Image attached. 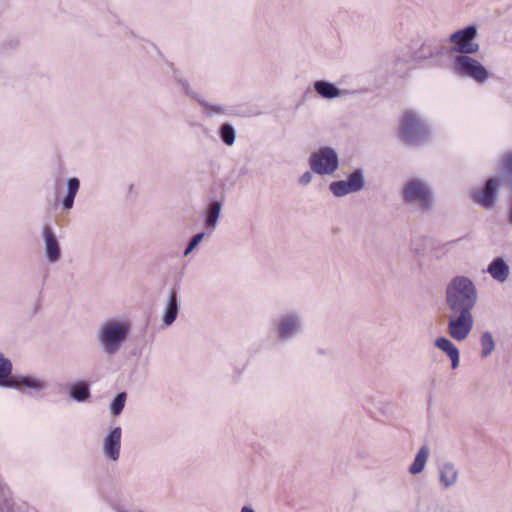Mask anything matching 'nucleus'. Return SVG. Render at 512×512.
Listing matches in <instances>:
<instances>
[{
	"instance_id": "obj_33",
	"label": "nucleus",
	"mask_w": 512,
	"mask_h": 512,
	"mask_svg": "<svg viewBox=\"0 0 512 512\" xmlns=\"http://www.w3.org/2000/svg\"><path fill=\"white\" fill-rule=\"evenodd\" d=\"M179 82L182 84L183 88L185 89L187 94H191L189 84L186 81L179 80Z\"/></svg>"
},
{
	"instance_id": "obj_3",
	"label": "nucleus",
	"mask_w": 512,
	"mask_h": 512,
	"mask_svg": "<svg viewBox=\"0 0 512 512\" xmlns=\"http://www.w3.org/2000/svg\"><path fill=\"white\" fill-rule=\"evenodd\" d=\"M272 332L281 342H288L304 330L303 315L298 310H289L273 319Z\"/></svg>"
},
{
	"instance_id": "obj_5",
	"label": "nucleus",
	"mask_w": 512,
	"mask_h": 512,
	"mask_svg": "<svg viewBox=\"0 0 512 512\" xmlns=\"http://www.w3.org/2000/svg\"><path fill=\"white\" fill-rule=\"evenodd\" d=\"M401 138L410 145H420L430 136V129L414 112H406L399 127Z\"/></svg>"
},
{
	"instance_id": "obj_32",
	"label": "nucleus",
	"mask_w": 512,
	"mask_h": 512,
	"mask_svg": "<svg viewBox=\"0 0 512 512\" xmlns=\"http://www.w3.org/2000/svg\"><path fill=\"white\" fill-rule=\"evenodd\" d=\"M427 512H445V511L443 510V508H442V507H440L439 505L435 504V505H433V506H430V507L428 508V511H427Z\"/></svg>"
},
{
	"instance_id": "obj_11",
	"label": "nucleus",
	"mask_w": 512,
	"mask_h": 512,
	"mask_svg": "<svg viewBox=\"0 0 512 512\" xmlns=\"http://www.w3.org/2000/svg\"><path fill=\"white\" fill-rule=\"evenodd\" d=\"M42 238L44 243V254L49 264L59 262L62 256L60 242L49 224L42 226Z\"/></svg>"
},
{
	"instance_id": "obj_25",
	"label": "nucleus",
	"mask_w": 512,
	"mask_h": 512,
	"mask_svg": "<svg viewBox=\"0 0 512 512\" xmlns=\"http://www.w3.org/2000/svg\"><path fill=\"white\" fill-rule=\"evenodd\" d=\"M219 137L227 146L234 145L236 141V130L230 123H224L219 128Z\"/></svg>"
},
{
	"instance_id": "obj_17",
	"label": "nucleus",
	"mask_w": 512,
	"mask_h": 512,
	"mask_svg": "<svg viewBox=\"0 0 512 512\" xmlns=\"http://www.w3.org/2000/svg\"><path fill=\"white\" fill-rule=\"evenodd\" d=\"M180 304L178 301L177 292L175 289H172L169 293L168 301L166 303L163 315L162 322L168 327L174 323L177 318L179 312Z\"/></svg>"
},
{
	"instance_id": "obj_16",
	"label": "nucleus",
	"mask_w": 512,
	"mask_h": 512,
	"mask_svg": "<svg viewBox=\"0 0 512 512\" xmlns=\"http://www.w3.org/2000/svg\"><path fill=\"white\" fill-rule=\"evenodd\" d=\"M11 384H15V386H9V388L20 389L21 387H26L36 392L44 391L47 388L45 380L31 375H14Z\"/></svg>"
},
{
	"instance_id": "obj_6",
	"label": "nucleus",
	"mask_w": 512,
	"mask_h": 512,
	"mask_svg": "<svg viewBox=\"0 0 512 512\" xmlns=\"http://www.w3.org/2000/svg\"><path fill=\"white\" fill-rule=\"evenodd\" d=\"M311 170L317 175H332L339 168V156L331 147H322L309 159Z\"/></svg>"
},
{
	"instance_id": "obj_35",
	"label": "nucleus",
	"mask_w": 512,
	"mask_h": 512,
	"mask_svg": "<svg viewBox=\"0 0 512 512\" xmlns=\"http://www.w3.org/2000/svg\"><path fill=\"white\" fill-rule=\"evenodd\" d=\"M385 410L383 411L384 413H388V412H392V405L390 403H386L385 404Z\"/></svg>"
},
{
	"instance_id": "obj_29",
	"label": "nucleus",
	"mask_w": 512,
	"mask_h": 512,
	"mask_svg": "<svg viewBox=\"0 0 512 512\" xmlns=\"http://www.w3.org/2000/svg\"><path fill=\"white\" fill-rule=\"evenodd\" d=\"M440 53L441 52L435 51V50H432V49L429 50L428 52H425V53L422 50H420V51H417V52L414 53L413 59L415 61H417V62H420V61H422L424 59L433 58V57L439 55Z\"/></svg>"
},
{
	"instance_id": "obj_24",
	"label": "nucleus",
	"mask_w": 512,
	"mask_h": 512,
	"mask_svg": "<svg viewBox=\"0 0 512 512\" xmlns=\"http://www.w3.org/2000/svg\"><path fill=\"white\" fill-rule=\"evenodd\" d=\"M70 397L77 402H84L90 397V389L86 382L79 381L71 385Z\"/></svg>"
},
{
	"instance_id": "obj_30",
	"label": "nucleus",
	"mask_w": 512,
	"mask_h": 512,
	"mask_svg": "<svg viewBox=\"0 0 512 512\" xmlns=\"http://www.w3.org/2000/svg\"><path fill=\"white\" fill-rule=\"evenodd\" d=\"M200 103L207 109V114L209 116H213L214 114H225L226 110L220 105H210L204 101H200Z\"/></svg>"
},
{
	"instance_id": "obj_20",
	"label": "nucleus",
	"mask_w": 512,
	"mask_h": 512,
	"mask_svg": "<svg viewBox=\"0 0 512 512\" xmlns=\"http://www.w3.org/2000/svg\"><path fill=\"white\" fill-rule=\"evenodd\" d=\"M430 455V448L428 445H423L420 447L418 452L415 455L414 461L408 468V472L411 475H417L423 472L426 463L428 461Z\"/></svg>"
},
{
	"instance_id": "obj_13",
	"label": "nucleus",
	"mask_w": 512,
	"mask_h": 512,
	"mask_svg": "<svg viewBox=\"0 0 512 512\" xmlns=\"http://www.w3.org/2000/svg\"><path fill=\"white\" fill-rule=\"evenodd\" d=\"M497 190V180L490 178L486 181L484 187L480 191H475L473 193V199L482 207L491 209L495 206Z\"/></svg>"
},
{
	"instance_id": "obj_4",
	"label": "nucleus",
	"mask_w": 512,
	"mask_h": 512,
	"mask_svg": "<svg viewBox=\"0 0 512 512\" xmlns=\"http://www.w3.org/2000/svg\"><path fill=\"white\" fill-rule=\"evenodd\" d=\"M402 197L405 203L418 207L427 212L434 206V194L431 186L421 179L409 180L404 188Z\"/></svg>"
},
{
	"instance_id": "obj_31",
	"label": "nucleus",
	"mask_w": 512,
	"mask_h": 512,
	"mask_svg": "<svg viewBox=\"0 0 512 512\" xmlns=\"http://www.w3.org/2000/svg\"><path fill=\"white\" fill-rule=\"evenodd\" d=\"M312 174L309 172V171H306L304 172L300 177H299V184L303 185V186H306L308 184L311 183L312 181Z\"/></svg>"
},
{
	"instance_id": "obj_12",
	"label": "nucleus",
	"mask_w": 512,
	"mask_h": 512,
	"mask_svg": "<svg viewBox=\"0 0 512 512\" xmlns=\"http://www.w3.org/2000/svg\"><path fill=\"white\" fill-rule=\"evenodd\" d=\"M121 427H113L109 430L103 439L102 452L106 460L110 462H117L120 458L121 451Z\"/></svg>"
},
{
	"instance_id": "obj_28",
	"label": "nucleus",
	"mask_w": 512,
	"mask_h": 512,
	"mask_svg": "<svg viewBox=\"0 0 512 512\" xmlns=\"http://www.w3.org/2000/svg\"><path fill=\"white\" fill-rule=\"evenodd\" d=\"M204 236H205L204 232H200V233L194 235L184 251V256H188L197 247V245L203 240Z\"/></svg>"
},
{
	"instance_id": "obj_19",
	"label": "nucleus",
	"mask_w": 512,
	"mask_h": 512,
	"mask_svg": "<svg viewBox=\"0 0 512 512\" xmlns=\"http://www.w3.org/2000/svg\"><path fill=\"white\" fill-rule=\"evenodd\" d=\"M313 87L315 91L325 99H335L343 95V91L341 89L326 80L315 81Z\"/></svg>"
},
{
	"instance_id": "obj_34",
	"label": "nucleus",
	"mask_w": 512,
	"mask_h": 512,
	"mask_svg": "<svg viewBox=\"0 0 512 512\" xmlns=\"http://www.w3.org/2000/svg\"><path fill=\"white\" fill-rule=\"evenodd\" d=\"M240 512H256V511L253 508H251L250 506H243L241 508Z\"/></svg>"
},
{
	"instance_id": "obj_23",
	"label": "nucleus",
	"mask_w": 512,
	"mask_h": 512,
	"mask_svg": "<svg viewBox=\"0 0 512 512\" xmlns=\"http://www.w3.org/2000/svg\"><path fill=\"white\" fill-rule=\"evenodd\" d=\"M12 370L13 365L11 360L0 352V387L9 388V386H15V384H11L14 377Z\"/></svg>"
},
{
	"instance_id": "obj_21",
	"label": "nucleus",
	"mask_w": 512,
	"mask_h": 512,
	"mask_svg": "<svg viewBox=\"0 0 512 512\" xmlns=\"http://www.w3.org/2000/svg\"><path fill=\"white\" fill-rule=\"evenodd\" d=\"M67 190L66 195L62 199V208L64 210H70L74 205V199L80 188V181L76 177H71L67 179Z\"/></svg>"
},
{
	"instance_id": "obj_22",
	"label": "nucleus",
	"mask_w": 512,
	"mask_h": 512,
	"mask_svg": "<svg viewBox=\"0 0 512 512\" xmlns=\"http://www.w3.org/2000/svg\"><path fill=\"white\" fill-rule=\"evenodd\" d=\"M221 209L222 203L218 200L212 201L207 207L205 213V226L211 232L215 230L218 224Z\"/></svg>"
},
{
	"instance_id": "obj_10",
	"label": "nucleus",
	"mask_w": 512,
	"mask_h": 512,
	"mask_svg": "<svg viewBox=\"0 0 512 512\" xmlns=\"http://www.w3.org/2000/svg\"><path fill=\"white\" fill-rule=\"evenodd\" d=\"M365 185L363 170L356 169L348 175L347 179L332 182L329 189L335 197H344L362 191Z\"/></svg>"
},
{
	"instance_id": "obj_8",
	"label": "nucleus",
	"mask_w": 512,
	"mask_h": 512,
	"mask_svg": "<svg viewBox=\"0 0 512 512\" xmlns=\"http://www.w3.org/2000/svg\"><path fill=\"white\" fill-rule=\"evenodd\" d=\"M478 32L475 25H469L452 33L449 41L454 44L452 50L460 55H470L479 51V44L475 42Z\"/></svg>"
},
{
	"instance_id": "obj_27",
	"label": "nucleus",
	"mask_w": 512,
	"mask_h": 512,
	"mask_svg": "<svg viewBox=\"0 0 512 512\" xmlns=\"http://www.w3.org/2000/svg\"><path fill=\"white\" fill-rule=\"evenodd\" d=\"M127 394L126 392L118 393L110 403V412L114 416H118L124 409L126 403Z\"/></svg>"
},
{
	"instance_id": "obj_15",
	"label": "nucleus",
	"mask_w": 512,
	"mask_h": 512,
	"mask_svg": "<svg viewBox=\"0 0 512 512\" xmlns=\"http://www.w3.org/2000/svg\"><path fill=\"white\" fill-rule=\"evenodd\" d=\"M486 271L498 283H505L510 276V268L501 257L493 259Z\"/></svg>"
},
{
	"instance_id": "obj_1",
	"label": "nucleus",
	"mask_w": 512,
	"mask_h": 512,
	"mask_svg": "<svg viewBox=\"0 0 512 512\" xmlns=\"http://www.w3.org/2000/svg\"><path fill=\"white\" fill-rule=\"evenodd\" d=\"M477 301V288L469 277L457 275L447 283L445 303L448 311H472Z\"/></svg>"
},
{
	"instance_id": "obj_14",
	"label": "nucleus",
	"mask_w": 512,
	"mask_h": 512,
	"mask_svg": "<svg viewBox=\"0 0 512 512\" xmlns=\"http://www.w3.org/2000/svg\"><path fill=\"white\" fill-rule=\"evenodd\" d=\"M438 470L439 482L443 488L448 489L457 483L459 471L454 463L445 461L439 465Z\"/></svg>"
},
{
	"instance_id": "obj_26",
	"label": "nucleus",
	"mask_w": 512,
	"mask_h": 512,
	"mask_svg": "<svg viewBox=\"0 0 512 512\" xmlns=\"http://www.w3.org/2000/svg\"><path fill=\"white\" fill-rule=\"evenodd\" d=\"M481 356L488 357L495 349V341L491 332L486 331L480 337Z\"/></svg>"
},
{
	"instance_id": "obj_7",
	"label": "nucleus",
	"mask_w": 512,
	"mask_h": 512,
	"mask_svg": "<svg viewBox=\"0 0 512 512\" xmlns=\"http://www.w3.org/2000/svg\"><path fill=\"white\" fill-rule=\"evenodd\" d=\"M472 311H449L448 333L456 341L465 340L473 328Z\"/></svg>"
},
{
	"instance_id": "obj_2",
	"label": "nucleus",
	"mask_w": 512,
	"mask_h": 512,
	"mask_svg": "<svg viewBox=\"0 0 512 512\" xmlns=\"http://www.w3.org/2000/svg\"><path fill=\"white\" fill-rule=\"evenodd\" d=\"M131 325L128 321L110 319L98 329L97 340L106 355L116 354L126 342Z\"/></svg>"
},
{
	"instance_id": "obj_18",
	"label": "nucleus",
	"mask_w": 512,
	"mask_h": 512,
	"mask_svg": "<svg viewBox=\"0 0 512 512\" xmlns=\"http://www.w3.org/2000/svg\"><path fill=\"white\" fill-rule=\"evenodd\" d=\"M434 344L450 358L452 368L456 369L459 366L460 353L454 343L446 337H438Z\"/></svg>"
},
{
	"instance_id": "obj_9",
	"label": "nucleus",
	"mask_w": 512,
	"mask_h": 512,
	"mask_svg": "<svg viewBox=\"0 0 512 512\" xmlns=\"http://www.w3.org/2000/svg\"><path fill=\"white\" fill-rule=\"evenodd\" d=\"M454 65L458 74L471 78L478 83H484L489 78L488 70L469 55H458L455 58Z\"/></svg>"
}]
</instances>
